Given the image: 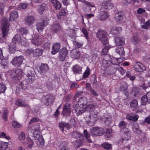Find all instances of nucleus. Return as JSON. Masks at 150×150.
I'll return each mask as SVG.
<instances>
[{"label":"nucleus","mask_w":150,"mask_h":150,"mask_svg":"<svg viewBox=\"0 0 150 150\" xmlns=\"http://www.w3.org/2000/svg\"><path fill=\"white\" fill-rule=\"evenodd\" d=\"M97 37L100 40L104 45H107L108 43L106 33L105 31L100 30L98 31L96 34Z\"/></svg>","instance_id":"nucleus-4"},{"label":"nucleus","mask_w":150,"mask_h":150,"mask_svg":"<svg viewBox=\"0 0 150 150\" xmlns=\"http://www.w3.org/2000/svg\"><path fill=\"white\" fill-rule=\"evenodd\" d=\"M21 36L20 35L17 34L14 36L12 39V42L10 44L9 50L10 52L13 53L16 50V47L17 44H20L21 40Z\"/></svg>","instance_id":"nucleus-1"},{"label":"nucleus","mask_w":150,"mask_h":150,"mask_svg":"<svg viewBox=\"0 0 150 150\" xmlns=\"http://www.w3.org/2000/svg\"><path fill=\"white\" fill-rule=\"evenodd\" d=\"M27 144L28 147L30 149H31L34 144L33 141L30 138L27 139Z\"/></svg>","instance_id":"nucleus-50"},{"label":"nucleus","mask_w":150,"mask_h":150,"mask_svg":"<svg viewBox=\"0 0 150 150\" xmlns=\"http://www.w3.org/2000/svg\"><path fill=\"white\" fill-rule=\"evenodd\" d=\"M70 107L71 106L70 104L68 103H66L64 107L61 114L67 117L69 116L71 112Z\"/></svg>","instance_id":"nucleus-11"},{"label":"nucleus","mask_w":150,"mask_h":150,"mask_svg":"<svg viewBox=\"0 0 150 150\" xmlns=\"http://www.w3.org/2000/svg\"><path fill=\"white\" fill-rule=\"evenodd\" d=\"M58 125L61 131L64 134H66L69 132L71 128V127L69 124L64 122L59 123Z\"/></svg>","instance_id":"nucleus-9"},{"label":"nucleus","mask_w":150,"mask_h":150,"mask_svg":"<svg viewBox=\"0 0 150 150\" xmlns=\"http://www.w3.org/2000/svg\"><path fill=\"white\" fill-rule=\"evenodd\" d=\"M47 8V5L45 3H42L39 5L38 10L39 13L42 14Z\"/></svg>","instance_id":"nucleus-32"},{"label":"nucleus","mask_w":150,"mask_h":150,"mask_svg":"<svg viewBox=\"0 0 150 150\" xmlns=\"http://www.w3.org/2000/svg\"><path fill=\"white\" fill-rule=\"evenodd\" d=\"M15 104L20 107H29V105L26 103L25 100L21 99H17L15 102Z\"/></svg>","instance_id":"nucleus-24"},{"label":"nucleus","mask_w":150,"mask_h":150,"mask_svg":"<svg viewBox=\"0 0 150 150\" xmlns=\"http://www.w3.org/2000/svg\"><path fill=\"white\" fill-rule=\"evenodd\" d=\"M18 17V13L16 11H13L10 13L9 20L10 21L16 20Z\"/></svg>","instance_id":"nucleus-25"},{"label":"nucleus","mask_w":150,"mask_h":150,"mask_svg":"<svg viewBox=\"0 0 150 150\" xmlns=\"http://www.w3.org/2000/svg\"><path fill=\"white\" fill-rule=\"evenodd\" d=\"M46 25H45L44 21L38 23L37 25V28L38 31L39 33H41L44 29V27Z\"/></svg>","instance_id":"nucleus-29"},{"label":"nucleus","mask_w":150,"mask_h":150,"mask_svg":"<svg viewBox=\"0 0 150 150\" xmlns=\"http://www.w3.org/2000/svg\"><path fill=\"white\" fill-rule=\"evenodd\" d=\"M111 0H104L102 3V7L103 9H110L113 8L114 5L111 3Z\"/></svg>","instance_id":"nucleus-13"},{"label":"nucleus","mask_w":150,"mask_h":150,"mask_svg":"<svg viewBox=\"0 0 150 150\" xmlns=\"http://www.w3.org/2000/svg\"><path fill=\"white\" fill-rule=\"evenodd\" d=\"M132 43L136 45L137 44L138 41V38L137 36H134L132 38Z\"/></svg>","instance_id":"nucleus-64"},{"label":"nucleus","mask_w":150,"mask_h":150,"mask_svg":"<svg viewBox=\"0 0 150 150\" xmlns=\"http://www.w3.org/2000/svg\"><path fill=\"white\" fill-rule=\"evenodd\" d=\"M109 16L106 12L101 11L98 16V18L100 21H104Z\"/></svg>","instance_id":"nucleus-21"},{"label":"nucleus","mask_w":150,"mask_h":150,"mask_svg":"<svg viewBox=\"0 0 150 150\" xmlns=\"http://www.w3.org/2000/svg\"><path fill=\"white\" fill-rule=\"evenodd\" d=\"M101 146L102 147L107 150H110L112 149V145L107 142L103 143Z\"/></svg>","instance_id":"nucleus-40"},{"label":"nucleus","mask_w":150,"mask_h":150,"mask_svg":"<svg viewBox=\"0 0 150 150\" xmlns=\"http://www.w3.org/2000/svg\"><path fill=\"white\" fill-rule=\"evenodd\" d=\"M130 106L131 108L133 110L138 109L137 100L136 99H133L130 102Z\"/></svg>","instance_id":"nucleus-28"},{"label":"nucleus","mask_w":150,"mask_h":150,"mask_svg":"<svg viewBox=\"0 0 150 150\" xmlns=\"http://www.w3.org/2000/svg\"><path fill=\"white\" fill-rule=\"evenodd\" d=\"M141 103L142 105H145L147 103H150V100L146 95L143 96L141 98Z\"/></svg>","instance_id":"nucleus-38"},{"label":"nucleus","mask_w":150,"mask_h":150,"mask_svg":"<svg viewBox=\"0 0 150 150\" xmlns=\"http://www.w3.org/2000/svg\"><path fill=\"white\" fill-rule=\"evenodd\" d=\"M66 12L64 9L61 10L57 16V18L59 19H63L64 17L66 15Z\"/></svg>","instance_id":"nucleus-37"},{"label":"nucleus","mask_w":150,"mask_h":150,"mask_svg":"<svg viewBox=\"0 0 150 150\" xmlns=\"http://www.w3.org/2000/svg\"><path fill=\"white\" fill-rule=\"evenodd\" d=\"M110 62V61H108L105 60H103V61L102 65L104 67L107 68L109 67Z\"/></svg>","instance_id":"nucleus-51"},{"label":"nucleus","mask_w":150,"mask_h":150,"mask_svg":"<svg viewBox=\"0 0 150 150\" xmlns=\"http://www.w3.org/2000/svg\"><path fill=\"white\" fill-rule=\"evenodd\" d=\"M35 79V76H28L27 78L24 80L23 82V84H22V87L23 88V86H25L26 87L27 84L28 83H32Z\"/></svg>","instance_id":"nucleus-17"},{"label":"nucleus","mask_w":150,"mask_h":150,"mask_svg":"<svg viewBox=\"0 0 150 150\" xmlns=\"http://www.w3.org/2000/svg\"><path fill=\"white\" fill-rule=\"evenodd\" d=\"M150 28V20H148L143 25H142L141 28L147 30L148 28Z\"/></svg>","instance_id":"nucleus-46"},{"label":"nucleus","mask_w":150,"mask_h":150,"mask_svg":"<svg viewBox=\"0 0 150 150\" xmlns=\"http://www.w3.org/2000/svg\"><path fill=\"white\" fill-rule=\"evenodd\" d=\"M1 25L3 37L4 38L8 35L9 32V24L8 20L5 18H4L1 21Z\"/></svg>","instance_id":"nucleus-3"},{"label":"nucleus","mask_w":150,"mask_h":150,"mask_svg":"<svg viewBox=\"0 0 150 150\" xmlns=\"http://www.w3.org/2000/svg\"><path fill=\"white\" fill-rule=\"evenodd\" d=\"M122 30L121 28L120 27L113 26L111 29L110 34L115 35L120 33Z\"/></svg>","instance_id":"nucleus-20"},{"label":"nucleus","mask_w":150,"mask_h":150,"mask_svg":"<svg viewBox=\"0 0 150 150\" xmlns=\"http://www.w3.org/2000/svg\"><path fill=\"white\" fill-rule=\"evenodd\" d=\"M42 53V49H36L34 51L33 50V54L34 57H39L41 56Z\"/></svg>","instance_id":"nucleus-36"},{"label":"nucleus","mask_w":150,"mask_h":150,"mask_svg":"<svg viewBox=\"0 0 150 150\" xmlns=\"http://www.w3.org/2000/svg\"><path fill=\"white\" fill-rule=\"evenodd\" d=\"M44 38L43 35L34 34L31 40V42L35 45L39 46L43 43Z\"/></svg>","instance_id":"nucleus-6"},{"label":"nucleus","mask_w":150,"mask_h":150,"mask_svg":"<svg viewBox=\"0 0 150 150\" xmlns=\"http://www.w3.org/2000/svg\"><path fill=\"white\" fill-rule=\"evenodd\" d=\"M7 143L0 142V150H5L8 147Z\"/></svg>","instance_id":"nucleus-42"},{"label":"nucleus","mask_w":150,"mask_h":150,"mask_svg":"<svg viewBox=\"0 0 150 150\" xmlns=\"http://www.w3.org/2000/svg\"><path fill=\"white\" fill-rule=\"evenodd\" d=\"M81 2L88 7H95L94 5L91 4V2L87 1L86 0H83V1H81Z\"/></svg>","instance_id":"nucleus-58"},{"label":"nucleus","mask_w":150,"mask_h":150,"mask_svg":"<svg viewBox=\"0 0 150 150\" xmlns=\"http://www.w3.org/2000/svg\"><path fill=\"white\" fill-rule=\"evenodd\" d=\"M42 102L44 104L47 105H48L50 104L46 96L42 98Z\"/></svg>","instance_id":"nucleus-62"},{"label":"nucleus","mask_w":150,"mask_h":150,"mask_svg":"<svg viewBox=\"0 0 150 150\" xmlns=\"http://www.w3.org/2000/svg\"><path fill=\"white\" fill-rule=\"evenodd\" d=\"M116 45L117 46H122L125 42L124 39L120 37H117L115 39Z\"/></svg>","instance_id":"nucleus-27"},{"label":"nucleus","mask_w":150,"mask_h":150,"mask_svg":"<svg viewBox=\"0 0 150 150\" xmlns=\"http://www.w3.org/2000/svg\"><path fill=\"white\" fill-rule=\"evenodd\" d=\"M89 119H88V120H86V122L89 126H93L96 123V121H94L92 120H91L90 119V120H89Z\"/></svg>","instance_id":"nucleus-56"},{"label":"nucleus","mask_w":150,"mask_h":150,"mask_svg":"<svg viewBox=\"0 0 150 150\" xmlns=\"http://www.w3.org/2000/svg\"><path fill=\"white\" fill-rule=\"evenodd\" d=\"M96 106V105L92 102L87 103V104L85 107L86 108V109H92L95 108Z\"/></svg>","instance_id":"nucleus-39"},{"label":"nucleus","mask_w":150,"mask_h":150,"mask_svg":"<svg viewBox=\"0 0 150 150\" xmlns=\"http://www.w3.org/2000/svg\"><path fill=\"white\" fill-rule=\"evenodd\" d=\"M21 78V76H12L11 77V81L13 83L19 81Z\"/></svg>","instance_id":"nucleus-43"},{"label":"nucleus","mask_w":150,"mask_h":150,"mask_svg":"<svg viewBox=\"0 0 150 150\" xmlns=\"http://www.w3.org/2000/svg\"><path fill=\"white\" fill-rule=\"evenodd\" d=\"M60 48V45L59 43H56L53 45L52 51H51V54H55L58 52Z\"/></svg>","instance_id":"nucleus-23"},{"label":"nucleus","mask_w":150,"mask_h":150,"mask_svg":"<svg viewBox=\"0 0 150 150\" xmlns=\"http://www.w3.org/2000/svg\"><path fill=\"white\" fill-rule=\"evenodd\" d=\"M91 132L93 136H98L103 135L105 131L102 127H92Z\"/></svg>","instance_id":"nucleus-8"},{"label":"nucleus","mask_w":150,"mask_h":150,"mask_svg":"<svg viewBox=\"0 0 150 150\" xmlns=\"http://www.w3.org/2000/svg\"><path fill=\"white\" fill-rule=\"evenodd\" d=\"M127 125V123L124 121H121L118 124L119 127L122 128L123 129L124 128H126L125 127Z\"/></svg>","instance_id":"nucleus-49"},{"label":"nucleus","mask_w":150,"mask_h":150,"mask_svg":"<svg viewBox=\"0 0 150 150\" xmlns=\"http://www.w3.org/2000/svg\"><path fill=\"white\" fill-rule=\"evenodd\" d=\"M49 104L52 103L54 100V97L52 95H47L46 96Z\"/></svg>","instance_id":"nucleus-52"},{"label":"nucleus","mask_w":150,"mask_h":150,"mask_svg":"<svg viewBox=\"0 0 150 150\" xmlns=\"http://www.w3.org/2000/svg\"><path fill=\"white\" fill-rule=\"evenodd\" d=\"M124 14L122 12H119L115 15V19L116 21L118 23H122L123 21Z\"/></svg>","instance_id":"nucleus-22"},{"label":"nucleus","mask_w":150,"mask_h":150,"mask_svg":"<svg viewBox=\"0 0 150 150\" xmlns=\"http://www.w3.org/2000/svg\"><path fill=\"white\" fill-rule=\"evenodd\" d=\"M23 59V57L22 56L15 57L13 59L12 63L15 67H18L21 66Z\"/></svg>","instance_id":"nucleus-10"},{"label":"nucleus","mask_w":150,"mask_h":150,"mask_svg":"<svg viewBox=\"0 0 150 150\" xmlns=\"http://www.w3.org/2000/svg\"><path fill=\"white\" fill-rule=\"evenodd\" d=\"M127 117L128 120L132 121H137L138 118L139 116L138 115L131 116L129 117L127 116Z\"/></svg>","instance_id":"nucleus-54"},{"label":"nucleus","mask_w":150,"mask_h":150,"mask_svg":"<svg viewBox=\"0 0 150 150\" xmlns=\"http://www.w3.org/2000/svg\"><path fill=\"white\" fill-rule=\"evenodd\" d=\"M20 43L22 45L26 47L28 46L29 44V42L25 38L22 39Z\"/></svg>","instance_id":"nucleus-48"},{"label":"nucleus","mask_w":150,"mask_h":150,"mask_svg":"<svg viewBox=\"0 0 150 150\" xmlns=\"http://www.w3.org/2000/svg\"><path fill=\"white\" fill-rule=\"evenodd\" d=\"M116 52L120 56H123L125 54L124 48L123 47H118L116 49Z\"/></svg>","instance_id":"nucleus-41"},{"label":"nucleus","mask_w":150,"mask_h":150,"mask_svg":"<svg viewBox=\"0 0 150 150\" xmlns=\"http://www.w3.org/2000/svg\"><path fill=\"white\" fill-rule=\"evenodd\" d=\"M123 134L121 139L119 140V143H125L129 140L131 137L130 131L127 128H124L122 130Z\"/></svg>","instance_id":"nucleus-5"},{"label":"nucleus","mask_w":150,"mask_h":150,"mask_svg":"<svg viewBox=\"0 0 150 150\" xmlns=\"http://www.w3.org/2000/svg\"><path fill=\"white\" fill-rule=\"evenodd\" d=\"M82 32L84 35L86 39L88 40L89 39L88 33L87 30L85 28H83L82 29Z\"/></svg>","instance_id":"nucleus-55"},{"label":"nucleus","mask_w":150,"mask_h":150,"mask_svg":"<svg viewBox=\"0 0 150 150\" xmlns=\"http://www.w3.org/2000/svg\"><path fill=\"white\" fill-rule=\"evenodd\" d=\"M35 19L33 16H28L26 17L25 19L26 24L28 25H32L35 21Z\"/></svg>","instance_id":"nucleus-26"},{"label":"nucleus","mask_w":150,"mask_h":150,"mask_svg":"<svg viewBox=\"0 0 150 150\" xmlns=\"http://www.w3.org/2000/svg\"><path fill=\"white\" fill-rule=\"evenodd\" d=\"M12 124L13 126L15 128H19L21 126V125L20 123L14 121L12 122Z\"/></svg>","instance_id":"nucleus-59"},{"label":"nucleus","mask_w":150,"mask_h":150,"mask_svg":"<svg viewBox=\"0 0 150 150\" xmlns=\"http://www.w3.org/2000/svg\"><path fill=\"white\" fill-rule=\"evenodd\" d=\"M74 137L76 138H78L82 136V134L80 133L75 131L73 134Z\"/></svg>","instance_id":"nucleus-63"},{"label":"nucleus","mask_w":150,"mask_h":150,"mask_svg":"<svg viewBox=\"0 0 150 150\" xmlns=\"http://www.w3.org/2000/svg\"><path fill=\"white\" fill-rule=\"evenodd\" d=\"M18 30L19 35H21L22 36L24 35H26L28 32V30L27 28H21Z\"/></svg>","instance_id":"nucleus-44"},{"label":"nucleus","mask_w":150,"mask_h":150,"mask_svg":"<svg viewBox=\"0 0 150 150\" xmlns=\"http://www.w3.org/2000/svg\"><path fill=\"white\" fill-rule=\"evenodd\" d=\"M61 25L57 22H54L52 25L51 30L53 33H56L62 29Z\"/></svg>","instance_id":"nucleus-12"},{"label":"nucleus","mask_w":150,"mask_h":150,"mask_svg":"<svg viewBox=\"0 0 150 150\" xmlns=\"http://www.w3.org/2000/svg\"><path fill=\"white\" fill-rule=\"evenodd\" d=\"M73 107L75 113L77 116H79L83 113L86 110L84 107H80L79 104H76L75 105H73Z\"/></svg>","instance_id":"nucleus-15"},{"label":"nucleus","mask_w":150,"mask_h":150,"mask_svg":"<svg viewBox=\"0 0 150 150\" xmlns=\"http://www.w3.org/2000/svg\"><path fill=\"white\" fill-rule=\"evenodd\" d=\"M106 57H109L110 59V60L111 63L114 65H117V58L114 57H110L108 56H107Z\"/></svg>","instance_id":"nucleus-47"},{"label":"nucleus","mask_w":150,"mask_h":150,"mask_svg":"<svg viewBox=\"0 0 150 150\" xmlns=\"http://www.w3.org/2000/svg\"><path fill=\"white\" fill-rule=\"evenodd\" d=\"M72 70L75 74H80L82 73V67L79 64H76L72 67Z\"/></svg>","instance_id":"nucleus-19"},{"label":"nucleus","mask_w":150,"mask_h":150,"mask_svg":"<svg viewBox=\"0 0 150 150\" xmlns=\"http://www.w3.org/2000/svg\"><path fill=\"white\" fill-rule=\"evenodd\" d=\"M71 56L72 58L78 59L79 58L80 56L79 52L76 50H74L71 52Z\"/></svg>","instance_id":"nucleus-34"},{"label":"nucleus","mask_w":150,"mask_h":150,"mask_svg":"<svg viewBox=\"0 0 150 150\" xmlns=\"http://www.w3.org/2000/svg\"><path fill=\"white\" fill-rule=\"evenodd\" d=\"M40 70L42 72H45L49 69V67L47 64H42L40 67Z\"/></svg>","instance_id":"nucleus-45"},{"label":"nucleus","mask_w":150,"mask_h":150,"mask_svg":"<svg viewBox=\"0 0 150 150\" xmlns=\"http://www.w3.org/2000/svg\"><path fill=\"white\" fill-rule=\"evenodd\" d=\"M78 103L81 105L83 107L85 106L87 104V99L84 97H82L79 98L78 100Z\"/></svg>","instance_id":"nucleus-33"},{"label":"nucleus","mask_w":150,"mask_h":150,"mask_svg":"<svg viewBox=\"0 0 150 150\" xmlns=\"http://www.w3.org/2000/svg\"><path fill=\"white\" fill-rule=\"evenodd\" d=\"M132 130L138 134H141L142 133V131L139 129V125L137 123L134 124L132 127Z\"/></svg>","instance_id":"nucleus-30"},{"label":"nucleus","mask_w":150,"mask_h":150,"mask_svg":"<svg viewBox=\"0 0 150 150\" xmlns=\"http://www.w3.org/2000/svg\"><path fill=\"white\" fill-rule=\"evenodd\" d=\"M68 50L66 48L64 47L60 50L59 52V59L61 61H63L65 60L68 54Z\"/></svg>","instance_id":"nucleus-16"},{"label":"nucleus","mask_w":150,"mask_h":150,"mask_svg":"<svg viewBox=\"0 0 150 150\" xmlns=\"http://www.w3.org/2000/svg\"><path fill=\"white\" fill-rule=\"evenodd\" d=\"M135 70L137 72H141L146 70V67L142 63L140 62L136 63L134 66Z\"/></svg>","instance_id":"nucleus-14"},{"label":"nucleus","mask_w":150,"mask_h":150,"mask_svg":"<svg viewBox=\"0 0 150 150\" xmlns=\"http://www.w3.org/2000/svg\"><path fill=\"white\" fill-rule=\"evenodd\" d=\"M5 8V5L4 3H0V13L1 15H3L4 13V11Z\"/></svg>","instance_id":"nucleus-57"},{"label":"nucleus","mask_w":150,"mask_h":150,"mask_svg":"<svg viewBox=\"0 0 150 150\" xmlns=\"http://www.w3.org/2000/svg\"><path fill=\"white\" fill-rule=\"evenodd\" d=\"M40 131L38 129H35L33 131V139L37 140L36 144L38 146L40 147H42L44 144V140L41 136H40Z\"/></svg>","instance_id":"nucleus-2"},{"label":"nucleus","mask_w":150,"mask_h":150,"mask_svg":"<svg viewBox=\"0 0 150 150\" xmlns=\"http://www.w3.org/2000/svg\"><path fill=\"white\" fill-rule=\"evenodd\" d=\"M0 138H4L7 139H10L9 136H6V134L4 132L0 133Z\"/></svg>","instance_id":"nucleus-60"},{"label":"nucleus","mask_w":150,"mask_h":150,"mask_svg":"<svg viewBox=\"0 0 150 150\" xmlns=\"http://www.w3.org/2000/svg\"><path fill=\"white\" fill-rule=\"evenodd\" d=\"M59 150H70L68 148V143L64 141L61 142L59 145Z\"/></svg>","instance_id":"nucleus-31"},{"label":"nucleus","mask_w":150,"mask_h":150,"mask_svg":"<svg viewBox=\"0 0 150 150\" xmlns=\"http://www.w3.org/2000/svg\"><path fill=\"white\" fill-rule=\"evenodd\" d=\"M110 48L109 47L107 46L104 47L102 50L101 52V54H107L108 52V50Z\"/></svg>","instance_id":"nucleus-61"},{"label":"nucleus","mask_w":150,"mask_h":150,"mask_svg":"<svg viewBox=\"0 0 150 150\" xmlns=\"http://www.w3.org/2000/svg\"><path fill=\"white\" fill-rule=\"evenodd\" d=\"M51 1L56 9L59 10L61 7V3L57 0H51Z\"/></svg>","instance_id":"nucleus-35"},{"label":"nucleus","mask_w":150,"mask_h":150,"mask_svg":"<svg viewBox=\"0 0 150 150\" xmlns=\"http://www.w3.org/2000/svg\"><path fill=\"white\" fill-rule=\"evenodd\" d=\"M84 118L86 120L89 119L96 122L98 119L97 114L95 113L93 111H86L85 112Z\"/></svg>","instance_id":"nucleus-7"},{"label":"nucleus","mask_w":150,"mask_h":150,"mask_svg":"<svg viewBox=\"0 0 150 150\" xmlns=\"http://www.w3.org/2000/svg\"><path fill=\"white\" fill-rule=\"evenodd\" d=\"M127 84L125 82H122L121 83L120 87V91L122 92L127 97L129 96V93L127 91Z\"/></svg>","instance_id":"nucleus-18"},{"label":"nucleus","mask_w":150,"mask_h":150,"mask_svg":"<svg viewBox=\"0 0 150 150\" xmlns=\"http://www.w3.org/2000/svg\"><path fill=\"white\" fill-rule=\"evenodd\" d=\"M6 87L5 84L0 83V93H4Z\"/></svg>","instance_id":"nucleus-53"}]
</instances>
